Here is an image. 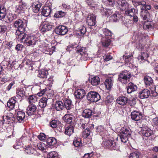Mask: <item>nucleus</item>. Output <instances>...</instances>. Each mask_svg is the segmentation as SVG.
I'll use <instances>...</instances> for the list:
<instances>
[{"instance_id": "1", "label": "nucleus", "mask_w": 158, "mask_h": 158, "mask_svg": "<svg viewBox=\"0 0 158 158\" xmlns=\"http://www.w3.org/2000/svg\"><path fill=\"white\" fill-rule=\"evenodd\" d=\"M133 5L135 7L139 8L141 10L140 15L144 20L148 21L150 19L149 13L148 10H150L151 8L150 5L146 4L144 1H132Z\"/></svg>"}, {"instance_id": "2", "label": "nucleus", "mask_w": 158, "mask_h": 158, "mask_svg": "<svg viewBox=\"0 0 158 158\" xmlns=\"http://www.w3.org/2000/svg\"><path fill=\"white\" fill-rule=\"evenodd\" d=\"M25 23L22 19H17L14 22L13 27L17 28L15 32L16 38L17 39L22 38L25 35Z\"/></svg>"}, {"instance_id": "3", "label": "nucleus", "mask_w": 158, "mask_h": 158, "mask_svg": "<svg viewBox=\"0 0 158 158\" xmlns=\"http://www.w3.org/2000/svg\"><path fill=\"white\" fill-rule=\"evenodd\" d=\"M17 39L18 41L25 43L27 46L32 47L36 44L38 41V38L35 35H27L26 33L22 38Z\"/></svg>"}, {"instance_id": "4", "label": "nucleus", "mask_w": 158, "mask_h": 158, "mask_svg": "<svg viewBox=\"0 0 158 158\" xmlns=\"http://www.w3.org/2000/svg\"><path fill=\"white\" fill-rule=\"evenodd\" d=\"M103 143L105 148H110L113 150L118 149V146L113 140H111L109 135H106V136H103Z\"/></svg>"}, {"instance_id": "5", "label": "nucleus", "mask_w": 158, "mask_h": 158, "mask_svg": "<svg viewBox=\"0 0 158 158\" xmlns=\"http://www.w3.org/2000/svg\"><path fill=\"white\" fill-rule=\"evenodd\" d=\"M121 134L120 135L121 141L125 143L128 140V137H130L131 134V130L130 128L126 127L121 129Z\"/></svg>"}, {"instance_id": "6", "label": "nucleus", "mask_w": 158, "mask_h": 158, "mask_svg": "<svg viewBox=\"0 0 158 158\" xmlns=\"http://www.w3.org/2000/svg\"><path fill=\"white\" fill-rule=\"evenodd\" d=\"M131 74L129 72L124 70L122 71L118 75V80L122 83L126 84L129 81Z\"/></svg>"}, {"instance_id": "7", "label": "nucleus", "mask_w": 158, "mask_h": 158, "mask_svg": "<svg viewBox=\"0 0 158 158\" xmlns=\"http://www.w3.org/2000/svg\"><path fill=\"white\" fill-rule=\"evenodd\" d=\"M2 118L3 121L10 124L14 122L15 120L13 114L7 110L5 111Z\"/></svg>"}, {"instance_id": "8", "label": "nucleus", "mask_w": 158, "mask_h": 158, "mask_svg": "<svg viewBox=\"0 0 158 158\" xmlns=\"http://www.w3.org/2000/svg\"><path fill=\"white\" fill-rule=\"evenodd\" d=\"M87 99L92 102H96L98 101L101 98V97L99 94L96 92L90 91L86 95Z\"/></svg>"}, {"instance_id": "9", "label": "nucleus", "mask_w": 158, "mask_h": 158, "mask_svg": "<svg viewBox=\"0 0 158 158\" xmlns=\"http://www.w3.org/2000/svg\"><path fill=\"white\" fill-rule=\"evenodd\" d=\"M76 50L77 53H80L78 56H81V60H86L88 59V55L85 48L78 46L76 47Z\"/></svg>"}, {"instance_id": "10", "label": "nucleus", "mask_w": 158, "mask_h": 158, "mask_svg": "<svg viewBox=\"0 0 158 158\" xmlns=\"http://www.w3.org/2000/svg\"><path fill=\"white\" fill-rule=\"evenodd\" d=\"M63 118L66 123L71 125H74L76 118L73 114H66L64 116Z\"/></svg>"}, {"instance_id": "11", "label": "nucleus", "mask_w": 158, "mask_h": 158, "mask_svg": "<svg viewBox=\"0 0 158 158\" xmlns=\"http://www.w3.org/2000/svg\"><path fill=\"white\" fill-rule=\"evenodd\" d=\"M56 33L60 35L66 34L68 31L67 27L64 26L60 25L57 27L55 29Z\"/></svg>"}, {"instance_id": "12", "label": "nucleus", "mask_w": 158, "mask_h": 158, "mask_svg": "<svg viewBox=\"0 0 158 158\" xmlns=\"http://www.w3.org/2000/svg\"><path fill=\"white\" fill-rule=\"evenodd\" d=\"M96 16L95 15L90 14L88 15L87 17L86 22L87 24L90 26L95 25L96 23Z\"/></svg>"}, {"instance_id": "13", "label": "nucleus", "mask_w": 158, "mask_h": 158, "mask_svg": "<svg viewBox=\"0 0 158 158\" xmlns=\"http://www.w3.org/2000/svg\"><path fill=\"white\" fill-rule=\"evenodd\" d=\"M85 90L83 89H78L75 92L74 95L76 98L81 99L83 98L85 95Z\"/></svg>"}, {"instance_id": "14", "label": "nucleus", "mask_w": 158, "mask_h": 158, "mask_svg": "<svg viewBox=\"0 0 158 158\" xmlns=\"http://www.w3.org/2000/svg\"><path fill=\"white\" fill-rule=\"evenodd\" d=\"M37 107L36 106L33 104H30L28 106L27 109V113L28 116L34 115L36 113Z\"/></svg>"}, {"instance_id": "15", "label": "nucleus", "mask_w": 158, "mask_h": 158, "mask_svg": "<svg viewBox=\"0 0 158 158\" xmlns=\"http://www.w3.org/2000/svg\"><path fill=\"white\" fill-rule=\"evenodd\" d=\"M118 6L122 10H125L128 7V4L126 1L123 0H117L116 1Z\"/></svg>"}, {"instance_id": "16", "label": "nucleus", "mask_w": 158, "mask_h": 158, "mask_svg": "<svg viewBox=\"0 0 158 158\" xmlns=\"http://www.w3.org/2000/svg\"><path fill=\"white\" fill-rule=\"evenodd\" d=\"M141 134L144 136L148 137L151 135L153 134L152 131L147 127H143L141 130Z\"/></svg>"}, {"instance_id": "17", "label": "nucleus", "mask_w": 158, "mask_h": 158, "mask_svg": "<svg viewBox=\"0 0 158 158\" xmlns=\"http://www.w3.org/2000/svg\"><path fill=\"white\" fill-rule=\"evenodd\" d=\"M128 100V98L123 96L119 97L116 100V102L118 104L122 106L126 105Z\"/></svg>"}, {"instance_id": "18", "label": "nucleus", "mask_w": 158, "mask_h": 158, "mask_svg": "<svg viewBox=\"0 0 158 158\" xmlns=\"http://www.w3.org/2000/svg\"><path fill=\"white\" fill-rule=\"evenodd\" d=\"M150 91L147 89H144L139 94V98L141 99L147 98L150 95Z\"/></svg>"}, {"instance_id": "19", "label": "nucleus", "mask_w": 158, "mask_h": 158, "mask_svg": "<svg viewBox=\"0 0 158 158\" xmlns=\"http://www.w3.org/2000/svg\"><path fill=\"white\" fill-rule=\"evenodd\" d=\"M53 25L51 23H49L47 22H44L42 26L41 30L42 32H45L51 30Z\"/></svg>"}, {"instance_id": "20", "label": "nucleus", "mask_w": 158, "mask_h": 158, "mask_svg": "<svg viewBox=\"0 0 158 158\" xmlns=\"http://www.w3.org/2000/svg\"><path fill=\"white\" fill-rule=\"evenodd\" d=\"M131 118L134 120L138 121L142 118V114L139 112L134 111L131 114Z\"/></svg>"}, {"instance_id": "21", "label": "nucleus", "mask_w": 158, "mask_h": 158, "mask_svg": "<svg viewBox=\"0 0 158 158\" xmlns=\"http://www.w3.org/2000/svg\"><path fill=\"white\" fill-rule=\"evenodd\" d=\"M137 86L136 85L132 83H129L127 88V92L128 94H130L132 92L135 91L137 90Z\"/></svg>"}, {"instance_id": "22", "label": "nucleus", "mask_w": 158, "mask_h": 158, "mask_svg": "<svg viewBox=\"0 0 158 158\" xmlns=\"http://www.w3.org/2000/svg\"><path fill=\"white\" fill-rule=\"evenodd\" d=\"M64 105L65 108L67 110H69L73 107L72 103L69 99L65 98L64 100Z\"/></svg>"}, {"instance_id": "23", "label": "nucleus", "mask_w": 158, "mask_h": 158, "mask_svg": "<svg viewBox=\"0 0 158 158\" xmlns=\"http://www.w3.org/2000/svg\"><path fill=\"white\" fill-rule=\"evenodd\" d=\"M97 131L98 132L100 135L103 136H106V135L108 134L107 131L102 126H98L97 128Z\"/></svg>"}, {"instance_id": "24", "label": "nucleus", "mask_w": 158, "mask_h": 158, "mask_svg": "<svg viewBox=\"0 0 158 158\" xmlns=\"http://www.w3.org/2000/svg\"><path fill=\"white\" fill-rule=\"evenodd\" d=\"M125 13L127 16L132 17L135 15H138V11L134 8L128 9L125 12Z\"/></svg>"}, {"instance_id": "25", "label": "nucleus", "mask_w": 158, "mask_h": 158, "mask_svg": "<svg viewBox=\"0 0 158 158\" xmlns=\"http://www.w3.org/2000/svg\"><path fill=\"white\" fill-rule=\"evenodd\" d=\"M94 125L93 124H90L88 126V128H86L85 131L83 132V137H87L90 134L91 130L94 128Z\"/></svg>"}, {"instance_id": "26", "label": "nucleus", "mask_w": 158, "mask_h": 158, "mask_svg": "<svg viewBox=\"0 0 158 158\" xmlns=\"http://www.w3.org/2000/svg\"><path fill=\"white\" fill-rule=\"evenodd\" d=\"M74 125H70L66 127L65 129V133L68 135H70L74 132Z\"/></svg>"}, {"instance_id": "27", "label": "nucleus", "mask_w": 158, "mask_h": 158, "mask_svg": "<svg viewBox=\"0 0 158 158\" xmlns=\"http://www.w3.org/2000/svg\"><path fill=\"white\" fill-rule=\"evenodd\" d=\"M92 114V111L89 109L84 110L82 113V116L85 118H89L91 117Z\"/></svg>"}, {"instance_id": "28", "label": "nucleus", "mask_w": 158, "mask_h": 158, "mask_svg": "<svg viewBox=\"0 0 158 158\" xmlns=\"http://www.w3.org/2000/svg\"><path fill=\"white\" fill-rule=\"evenodd\" d=\"M41 3L39 2L34 3L32 6V10L34 13L38 12L41 6Z\"/></svg>"}, {"instance_id": "29", "label": "nucleus", "mask_w": 158, "mask_h": 158, "mask_svg": "<svg viewBox=\"0 0 158 158\" xmlns=\"http://www.w3.org/2000/svg\"><path fill=\"white\" fill-rule=\"evenodd\" d=\"M113 81L111 78H107L104 84L107 89L110 90L111 89L113 85Z\"/></svg>"}, {"instance_id": "30", "label": "nucleus", "mask_w": 158, "mask_h": 158, "mask_svg": "<svg viewBox=\"0 0 158 158\" xmlns=\"http://www.w3.org/2000/svg\"><path fill=\"white\" fill-rule=\"evenodd\" d=\"M51 12V10L49 7L45 6L43 9L42 14L44 16L47 17L50 15Z\"/></svg>"}, {"instance_id": "31", "label": "nucleus", "mask_w": 158, "mask_h": 158, "mask_svg": "<svg viewBox=\"0 0 158 158\" xmlns=\"http://www.w3.org/2000/svg\"><path fill=\"white\" fill-rule=\"evenodd\" d=\"M25 114L24 112L22 111H19L18 112L17 114V120L19 122L22 121L25 118Z\"/></svg>"}, {"instance_id": "32", "label": "nucleus", "mask_w": 158, "mask_h": 158, "mask_svg": "<svg viewBox=\"0 0 158 158\" xmlns=\"http://www.w3.org/2000/svg\"><path fill=\"white\" fill-rule=\"evenodd\" d=\"M102 45L104 47H108L110 44V40L107 37L103 38L102 39Z\"/></svg>"}, {"instance_id": "33", "label": "nucleus", "mask_w": 158, "mask_h": 158, "mask_svg": "<svg viewBox=\"0 0 158 158\" xmlns=\"http://www.w3.org/2000/svg\"><path fill=\"white\" fill-rule=\"evenodd\" d=\"M6 9L3 6L0 5V20H2L5 16Z\"/></svg>"}, {"instance_id": "34", "label": "nucleus", "mask_w": 158, "mask_h": 158, "mask_svg": "<svg viewBox=\"0 0 158 158\" xmlns=\"http://www.w3.org/2000/svg\"><path fill=\"white\" fill-rule=\"evenodd\" d=\"M90 82L92 85L96 86L99 84L100 79L99 77L95 76L91 79Z\"/></svg>"}, {"instance_id": "35", "label": "nucleus", "mask_w": 158, "mask_h": 158, "mask_svg": "<svg viewBox=\"0 0 158 158\" xmlns=\"http://www.w3.org/2000/svg\"><path fill=\"white\" fill-rule=\"evenodd\" d=\"M121 15L119 14H114L110 17V21L111 22H116L118 21Z\"/></svg>"}, {"instance_id": "36", "label": "nucleus", "mask_w": 158, "mask_h": 158, "mask_svg": "<svg viewBox=\"0 0 158 158\" xmlns=\"http://www.w3.org/2000/svg\"><path fill=\"white\" fill-rule=\"evenodd\" d=\"M48 74L47 71L43 69L39 71V74L38 75V77L42 78H44L47 77Z\"/></svg>"}, {"instance_id": "37", "label": "nucleus", "mask_w": 158, "mask_h": 158, "mask_svg": "<svg viewBox=\"0 0 158 158\" xmlns=\"http://www.w3.org/2000/svg\"><path fill=\"white\" fill-rule=\"evenodd\" d=\"M16 101L13 98H11L7 102V106L11 109H13L15 106Z\"/></svg>"}, {"instance_id": "38", "label": "nucleus", "mask_w": 158, "mask_h": 158, "mask_svg": "<svg viewBox=\"0 0 158 158\" xmlns=\"http://www.w3.org/2000/svg\"><path fill=\"white\" fill-rule=\"evenodd\" d=\"M64 104L60 101H57L55 104V108L57 110H60L64 108Z\"/></svg>"}, {"instance_id": "39", "label": "nucleus", "mask_w": 158, "mask_h": 158, "mask_svg": "<svg viewBox=\"0 0 158 158\" xmlns=\"http://www.w3.org/2000/svg\"><path fill=\"white\" fill-rule=\"evenodd\" d=\"M46 143L49 146H53L57 143V141L54 138L49 137L47 139Z\"/></svg>"}, {"instance_id": "40", "label": "nucleus", "mask_w": 158, "mask_h": 158, "mask_svg": "<svg viewBox=\"0 0 158 158\" xmlns=\"http://www.w3.org/2000/svg\"><path fill=\"white\" fill-rule=\"evenodd\" d=\"M48 99L46 98L43 97L42 98L39 102V106L42 108H44L47 105Z\"/></svg>"}, {"instance_id": "41", "label": "nucleus", "mask_w": 158, "mask_h": 158, "mask_svg": "<svg viewBox=\"0 0 158 158\" xmlns=\"http://www.w3.org/2000/svg\"><path fill=\"white\" fill-rule=\"evenodd\" d=\"M144 82L145 85L150 86L153 83V80L152 78L149 76H146L144 78Z\"/></svg>"}, {"instance_id": "42", "label": "nucleus", "mask_w": 158, "mask_h": 158, "mask_svg": "<svg viewBox=\"0 0 158 158\" xmlns=\"http://www.w3.org/2000/svg\"><path fill=\"white\" fill-rule=\"evenodd\" d=\"M73 144L76 147H79L82 145L81 139L79 138H75L73 140Z\"/></svg>"}, {"instance_id": "43", "label": "nucleus", "mask_w": 158, "mask_h": 158, "mask_svg": "<svg viewBox=\"0 0 158 158\" xmlns=\"http://www.w3.org/2000/svg\"><path fill=\"white\" fill-rule=\"evenodd\" d=\"M85 1L88 5L91 7H95L97 6L95 0H85Z\"/></svg>"}, {"instance_id": "44", "label": "nucleus", "mask_w": 158, "mask_h": 158, "mask_svg": "<svg viewBox=\"0 0 158 158\" xmlns=\"http://www.w3.org/2000/svg\"><path fill=\"white\" fill-rule=\"evenodd\" d=\"M78 127L81 128L85 129V127L87 125V124L85 123L83 119H80L77 123Z\"/></svg>"}, {"instance_id": "45", "label": "nucleus", "mask_w": 158, "mask_h": 158, "mask_svg": "<svg viewBox=\"0 0 158 158\" xmlns=\"http://www.w3.org/2000/svg\"><path fill=\"white\" fill-rule=\"evenodd\" d=\"M28 101L29 103H33L36 102L37 99L36 96L33 95L30 96L28 98Z\"/></svg>"}, {"instance_id": "46", "label": "nucleus", "mask_w": 158, "mask_h": 158, "mask_svg": "<svg viewBox=\"0 0 158 158\" xmlns=\"http://www.w3.org/2000/svg\"><path fill=\"white\" fill-rule=\"evenodd\" d=\"M66 14V12L62 11H59L55 14L54 16L56 18H61L64 17Z\"/></svg>"}, {"instance_id": "47", "label": "nucleus", "mask_w": 158, "mask_h": 158, "mask_svg": "<svg viewBox=\"0 0 158 158\" xmlns=\"http://www.w3.org/2000/svg\"><path fill=\"white\" fill-rule=\"evenodd\" d=\"M27 8V4L25 3L20 2L19 3V6L17 9L19 10H24Z\"/></svg>"}, {"instance_id": "48", "label": "nucleus", "mask_w": 158, "mask_h": 158, "mask_svg": "<svg viewBox=\"0 0 158 158\" xmlns=\"http://www.w3.org/2000/svg\"><path fill=\"white\" fill-rule=\"evenodd\" d=\"M17 95L21 97H23L26 94L25 91L23 89H17L16 91Z\"/></svg>"}, {"instance_id": "49", "label": "nucleus", "mask_w": 158, "mask_h": 158, "mask_svg": "<svg viewBox=\"0 0 158 158\" xmlns=\"http://www.w3.org/2000/svg\"><path fill=\"white\" fill-rule=\"evenodd\" d=\"M59 122L57 120H53L51 121L50 123V125L52 127L55 128L57 127L58 125L59 124Z\"/></svg>"}, {"instance_id": "50", "label": "nucleus", "mask_w": 158, "mask_h": 158, "mask_svg": "<svg viewBox=\"0 0 158 158\" xmlns=\"http://www.w3.org/2000/svg\"><path fill=\"white\" fill-rule=\"evenodd\" d=\"M86 31L85 27L83 26L80 27L77 31L78 34L81 35H83L86 32Z\"/></svg>"}, {"instance_id": "51", "label": "nucleus", "mask_w": 158, "mask_h": 158, "mask_svg": "<svg viewBox=\"0 0 158 158\" xmlns=\"http://www.w3.org/2000/svg\"><path fill=\"white\" fill-rule=\"evenodd\" d=\"M25 151L27 154H30L34 153L35 150L32 147H28L25 149Z\"/></svg>"}, {"instance_id": "52", "label": "nucleus", "mask_w": 158, "mask_h": 158, "mask_svg": "<svg viewBox=\"0 0 158 158\" xmlns=\"http://www.w3.org/2000/svg\"><path fill=\"white\" fill-rule=\"evenodd\" d=\"M57 154L55 152L53 151L50 152L47 155L48 158H57Z\"/></svg>"}, {"instance_id": "53", "label": "nucleus", "mask_w": 158, "mask_h": 158, "mask_svg": "<svg viewBox=\"0 0 158 158\" xmlns=\"http://www.w3.org/2000/svg\"><path fill=\"white\" fill-rule=\"evenodd\" d=\"M103 31V34L105 36H110L112 35V33L111 31L107 29H104Z\"/></svg>"}, {"instance_id": "54", "label": "nucleus", "mask_w": 158, "mask_h": 158, "mask_svg": "<svg viewBox=\"0 0 158 158\" xmlns=\"http://www.w3.org/2000/svg\"><path fill=\"white\" fill-rule=\"evenodd\" d=\"M40 91L37 94V95L39 97L42 96L45 94L47 91L46 88L44 89L40 88Z\"/></svg>"}, {"instance_id": "55", "label": "nucleus", "mask_w": 158, "mask_h": 158, "mask_svg": "<svg viewBox=\"0 0 158 158\" xmlns=\"http://www.w3.org/2000/svg\"><path fill=\"white\" fill-rule=\"evenodd\" d=\"M139 153L137 152H132L130 154L129 158H139Z\"/></svg>"}, {"instance_id": "56", "label": "nucleus", "mask_w": 158, "mask_h": 158, "mask_svg": "<svg viewBox=\"0 0 158 158\" xmlns=\"http://www.w3.org/2000/svg\"><path fill=\"white\" fill-rule=\"evenodd\" d=\"M53 78L52 77H50L48 80H46V82L47 85L51 86L53 83Z\"/></svg>"}, {"instance_id": "57", "label": "nucleus", "mask_w": 158, "mask_h": 158, "mask_svg": "<svg viewBox=\"0 0 158 158\" xmlns=\"http://www.w3.org/2000/svg\"><path fill=\"white\" fill-rule=\"evenodd\" d=\"M132 56H131L128 55V56H125L124 55L123 56V59L125 60V62L126 63H128L129 62L131 59L132 58Z\"/></svg>"}, {"instance_id": "58", "label": "nucleus", "mask_w": 158, "mask_h": 158, "mask_svg": "<svg viewBox=\"0 0 158 158\" xmlns=\"http://www.w3.org/2000/svg\"><path fill=\"white\" fill-rule=\"evenodd\" d=\"M113 98L110 96H107L105 100V102L106 103H110L112 102Z\"/></svg>"}, {"instance_id": "59", "label": "nucleus", "mask_w": 158, "mask_h": 158, "mask_svg": "<svg viewBox=\"0 0 158 158\" xmlns=\"http://www.w3.org/2000/svg\"><path fill=\"white\" fill-rule=\"evenodd\" d=\"M152 27L149 23L148 22H145L143 25V28L144 29H147L150 28Z\"/></svg>"}, {"instance_id": "60", "label": "nucleus", "mask_w": 158, "mask_h": 158, "mask_svg": "<svg viewBox=\"0 0 158 158\" xmlns=\"http://www.w3.org/2000/svg\"><path fill=\"white\" fill-rule=\"evenodd\" d=\"M38 148L41 150H44V144L43 143H39L37 144Z\"/></svg>"}, {"instance_id": "61", "label": "nucleus", "mask_w": 158, "mask_h": 158, "mask_svg": "<svg viewBox=\"0 0 158 158\" xmlns=\"http://www.w3.org/2000/svg\"><path fill=\"white\" fill-rule=\"evenodd\" d=\"M94 155L93 152H91L90 153H88L85 154L83 156V158H91Z\"/></svg>"}, {"instance_id": "62", "label": "nucleus", "mask_w": 158, "mask_h": 158, "mask_svg": "<svg viewBox=\"0 0 158 158\" xmlns=\"http://www.w3.org/2000/svg\"><path fill=\"white\" fill-rule=\"evenodd\" d=\"M46 135L44 133H41L38 136V138L41 140H44L46 139Z\"/></svg>"}, {"instance_id": "63", "label": "nucleus", "mask_w": 158, "mask_h": 158, "mask_svg": "<svg viewBox=\"0 0 158 158\" xmlns=\"http://www.w3.org/2000/svg\"><path fill=\"white\" fill-rule=\"evenodd\" d=\"M103 10L105 12V14L106 15H110L112 12V11L111 9H104Z\"/></svg>"}, {"instance_id": "64", "label": "nucleus", "mask_w": 158, "mask_h": 158, "mask_svg": "<svg viewBox=\"0 0 158 158\" xmlns=\"http://www.w3.org/2000/svg\"><path fill=\"white\" fill-rule=\"evenodd\" d=\"M6 30V27L5 26L0 25V33H4Z\"/></svg>"}]
</instances>
